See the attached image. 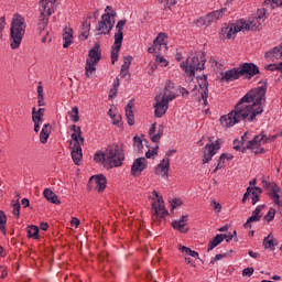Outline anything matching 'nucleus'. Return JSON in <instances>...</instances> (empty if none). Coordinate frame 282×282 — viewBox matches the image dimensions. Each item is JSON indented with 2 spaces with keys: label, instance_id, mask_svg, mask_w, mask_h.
<instances>
[{
  "label": "nucleus",
  "instance_id": "1",
  "mask_svg": "<svg viewBox=\"0 0 282 282\" xmlns=\"http://www.w3.org/2000/svg\"><path fill=\"white\" fill-rule=\"evenodd\" d=\"M265 91H268V84L265 83L250 89L237 102L235 109L220 117L219 122L223 129H230V127L239 124L241 120L254 122V120H257V116H261V113H263V105H265Z\"/></svg>",
  "mask_w": 282,
  "mask_h": 282
},
{
  "label": "nucleus",
  "instance_id": "2",
  "mask_svg": "<svg viewBox=\"0 0 282 282\" xmlns=\"http://www.w3.org/2000/svg\"><path fill=\"white\" fill-rule=\"evenodd\" d=\"M177 98V90L173 82H166L163 93L155 96L153 105L155 118H162L166 116L169 111V104L173 102Z\"/></svg>",
  "mask_w": 282,
  "mask_h": 282
},
{
  "label": "nucleus",
  "instance_id": "3",
  "mask_svg": "<svg viewBox=\"0 0 282 282\" xmlns=\"http://www.w3.org/2000/svg\"><path fill=\"white\" fill-rule=\"evenodd\" d=\"M28 24L25 23V18L19 13L13 14L10 28V47L11 50H19L21 47V42L23 36H25V29Z\"/></svg>",
  "mask_w": 282,
  "mask_h": 282
},
{
  "label": "nucleus",
  "instance_id": "4",
  "mask_svg": "<svg viewBox=\"0 0 282 282\" xmlns=\"http://www.w3.org/2000/svg\"><path fill=\"white\" fill-rule=\"evenodd\" d=\"M70 131H73L70 138L74 144L70 155L74 164H76V166H80L83 162V145L85 144V138H83L80 127H77L76 124L70 126Z\"/></svg>",
  "mask_w": 282,
  "mask_h": 282
},
{
  "label": "nucleus",
  "instance_id": "5",
  "mask_svg": "<svg viewBox=\"0 0 282 282\" xmlns=\"http://www.w3.org/2000/svg\"><path fill=\"white\" fill-rule=\"evenodd\" d=\"M206 65V59L203 55H194L181 62L180 67L189 78L195 77V72H202Z\"/></svg>",
  "mask_w": 282,
  "mask_h": 282
},
{
  "label": "nucleus",
  "instance_id": "6",
  "mask_svg": "<svg viewBox=\"0 0 282 282\" xmlns=\"http://www.w3.org/2000/svg\"><path fill=\"white\" fill-rule=\"evenodd\" d=\"M100 58H102V51H100L99 44H95L88 52V57L86 58L85 76L87 78H94L96 76V67H98Z\"/></svg>",
  "mask_w": 282,
  "mask_h": 282
},
{
  "label": "nucleus",
  "instance_id": "7",
  "mask_svg": "<svg viewBox=\"0 0 282 282\" xmlns=\"http://www.w3.org/2000/svg\"><path fill=\"white\" fill-rule=\"evenodd\" d=\"M116 11L110 6H107L105 13L101 15V21H99L96 28V34H109L113 30V23H116Z\"/></svg>",
  "mask_w": 282,
  "mask_h": 282
},
{
  "label": "nucleus",
  "instance_id": "8",
  "mask_svg": "<svg viewBox=\"0 0 282 282\" xmlns=\"http://www.w3.org/2000/svg\"><path fill=\"white\" fill-rule=\"evenodd\" d=\"M152 219L153 221H162L164 217H169V210L164 207V198L158 193V191L152 192Z\"/></svg>",
  "mask_w": 282,
  "mask_h": 282
},
{
  "label": "nucleus",
  "instance_id": "9",
  "mask_svg": "<svg viewBox=\"0 0 282 282\" xmlns=\"http://www.w3.org/2000/svg\"><path fill=\"white\" fill-rule=\"evenodd\" d=\"M124 162V152L118 145L106 150V169H117Z\"/></svg>",
  "mask_w": 282,
  "mask_h": 282
},
{
  "label": "nucleus",
  "instance_id": "10",
  "mask_svg": "<svg viewBox=\"0 0 282 282\" xmlns=\"http://www.w3.org/2000/svg\"><path fill=\"white\" fill-rule=\"evenodd\" d=\"M126 24H127V21L121 20L116 25L117 33L115 34V43L112 45V51H111L112 65H116V62L118 61V56L120 55V50L122 47V41L124 40V33H122V30Z\"/></svg>",
  "mask_w": 282,
  "mask_h": 282
},
{
  "label": "nucleus",
  "instance_id": "11",
  "mask_svg": "<svg viewBox=\"0 0 282 282\" xmlns=\"http://www.w3.org/2000/svg\"><path fill=\"white\" fill-rule=\"evenodd\" d=\"M243 30H246V26H243L240 20L231 24H225L219 33V39L221 41H230L235 39L239 32H243Z\"/></svg>",
  "mask_w": 282,
  "mask_h": 282
},
{
  "label": "nucleus",
  "instance_id": "12",
  "mask_svg": "<svg viewBox=\"0 0 282 282\" xmlns=\"http://www.w3.org/2000/svg\"><path fill=\"white\" fill-rule=\"evenodd\" d=\"M272 140H274V137L270 139L265 137L262 132L256 135L251 141H249V143L247 144V149H250L256 154L265 153V150L261 147H263V144H268V142H272Z\"/></svg>",
  "mask_w": 282,
  "mask_h": 282
},
{
  "label": "nucleus",
  "instance_id": "13",
  "mask_svg": "<svg viewBox=\"0 0 282 282\" xmlns=\"http://www.w3.org/2000/svg\"><path fill=\"white\" fill-rule=\"evenodd\" d=\"M240 23L242 24V32H257L260 30L261 25H263V21H265V13H261L260 15L253 18L252 20H239Z\"/></svg>",
  "mask_w": 282,
  "mask_h": 282
},
{
  "label": "nucleus",
  "instance_id": "14",
  "mask_svg": "<svg viewBox=\"0 0 282 282\" xmlns=\"http://www.w3.org/2000/svg\"><path fill=\"white\" fill-rule=\"evenodd\" d=\"M219 149H221V139H217L213 143H207L203 150V164H208L217 155Z\"/></svg>",
  "mask_w": 282,
  "mask_h": 282
},
{
  "label": "nucleus",
  "instance_id": "15",
  "mask_svg": "<svg viewBox=\"0 0 282 282\" xmlns=\"http://www.w3.org/2000/svg\"><path fill=\"white\" fill-rule=\"evenodd\" d=\"M56 1L58 0H40V14L52 17L56 12Z\"/></svg>",
  "mask_w": 282,
  "mask_h": 282
},
{
  "label": "nucleus",
  "instance_id": "16",
  "mask_svg": "<svg viewBox=\"0 0 282 282\" xmlns=\"http://www.w3.org/2000/svg\"><path fill=\"white\" fill-rule=\"evenodd\" d=\"M88 184L90 188H95V191L102 193V191L107 188V177L102 174L91 176Z\"/></svg>",
  "mask_w": 282,
  "mask_h": 282
},
{
  "label": "nucleus",
  "instance_id": "17",
  "mask_svg": "<svg viewBox=\"0 0 282 282\" xmlns=\"http://www.w3.org/2000/svg\"><path fill=\"white\" fill-rule=\"evenodd\" d=\"M261 193H263V189L261 187H247L246 193L242 197V204H246L248 199H252V205L257 204L259 202V197H261Z\"/></svg>",
  "mask_w": 282,
  "mask_h": 282
},
{
  "label": "nucleus",
  "instance_id": "18",
  "mask_svg": "<svg viewBox=\"0 0 282 282\" xmlns=\"http://www.w3.org/2000/svg\"><path fill=\"white\" fill-rule=\"evenodd\" d=\"M43 116H45V108H40L39 110H36L35 107L32 108V122L34 123L35 133L41 131V124H43Z\"/></svg>",
  "mask_w": 282,
  "mask_h": 282
},
{
  "label": "nucleus",
  "instance_id": "19",
  "mask_svg": "<svg viewBox=\"0 0 282 282\" xmlns=\"http://www.w3.org/2000/svg\"><path fill=\"white\" fill-rule=\"evenodd\" d=\"M147 166H149V162L145 158H138L133 161L131 166V175L139 176L142 175V171H145Z\"/></svg>",
  "mask_w": 282,
  "mask_h": 282
},
{
  "label": "nucleus",
  "instance_id": "20",
  "mask_svg": "<svg viewBox=\"0 0 282 282\" xmlns=\"http://www.w3.org/2000/svg\"><path fill=\"white\" fill-rule=\"evenodd\" d=\"M269 197L278 208H282L281 187L276 183L271 184Z\"/></svg>",
  "mask_w": 282,
  "mask_h": 282
},
{
  "label": "nucleus",
  "instance_id": "21",
  "mask_svg": "<svg viewBox=\"0 0 282 282\" xmlns=\"http://www.w3.org/2000/svg\"><path fill=\"white\" fill-rule=\"evenodd\" d=\"M150 140L158 144L160 140H162V135H164V126L158 123H152L149 129Z\"/></svg>",
  "mask_w": 282,
  "mask_h": 282
},
{
  "label": "nucleus",
  "instance_id": "22",
  "mask_svg": "<svg viewBox=\"0 0 282 282\" xmlns=\"http://www.w3.org/2000/svg\"><path fill=\"white\" fill-rule=\"evenodd\" d=\"M171 170V160L169 158L163 159L155 169V174L160 175L164 180H169V171Z\"/></svg>",
  "mask_w": 282,
  "mask_h": 282
},
{
  "label": "nucleus",
  "instance_id": "23",
  "mask_svg": "<svg viewBox=\"0 0 282 282\" xmlns=\"http://www.w3.org/2000/svg\"><path fill=\"white\" fill-rule=\"evenodd\" d=\"M172 228L183 235L188 232V215H183L180 219L173 220Z\"/></svg>",
  "mask_w": 282,
  "mask_h": 282
},
{
  "label": "nucleus",
  "instance_id": "24",
  "mask_svg": "<svg viewBox=\"0 0 282 282\" xmlns=\"http://www.w3.org/2000/svg\"><path fill=\"white\" fill-rule=\"evenodd\" d=\"M240 67V75L246 76V78H252L259 74V67L254 64L245 63Z\"/></svg>",
  "mask_w": 282,
  "mask_h": 282
},
{
  "label": "nucleus",
  "instance_id": "25",
  "mask_svg": "<svg viewBox=\"0 0 282 282\" xmlns=\"http://www.w3.org/2000/svg\"><path fill=\"white\" fill-rule=\"evenodd\" d=\"M239 78H241L240 67L221 73L220 80H226L227 83H230L232 80H239Z\"/></svg>",
  "mask_w": 282,
  "mask_h": 282
},
{
  "label": "nucleus",
  "instance_id": "26",
  "mask_svg": "<svg viewBox=\"0 0 282 282\" xmlns=\"http://www.w3.org/2000/svg\"><path fill=\"white\" fill-rule=\"evenodd\" d=\"M224 14H226V9H219L206 14L205 19H206L207 25L210 28V25H213V23H217V21H219V19H221Z\"/></svg>",
  "mask_w": 282,
  "mask_h": 282
},
{
  "label": "nucleus",
  "instance_id": "27",
  "mask_svg": "<svg viewBox=\"0 0 282 282\" xmlns=\"http://www.w3.org/2000/svg\"><path fill=\"white\" fill-rule=\"evenodd\" d=\"M199 87H200V96L206 107V105H208V78L206 77V75L200 77Z\"/></svg>",
  "mask_w": 282,
  "mask_h": 282
},
{
  "label": "nucleus",
  "instance_id": "28",
  "mask_svg": "<svg viewBox=\"0 0 282 282\" xmlns=\"http://www.w3.org/2000/svg\"><path fill=\"white\" fill-rule=\"evenodd\" d=\"M63 42L64 50H67V47H69L72 43H74V30L72 28L66 26L64 29Z\"/></svg>",
  "mask_w": 282,
  "mask_h": 282
},
{
  "label": "nucleus",
  "instance_id": "29",
  "mask_svg": "<svg viewBox=\"0 0 282 282\" xmlns=\"http://www.w3.org/2000/svg\"><path fill=\"white\" fill-rule=\"evenodd\" d=\"M133 57L131 55H127L123 57V64L121 65L120 69L121 78H127V76H129V68L131 67Z\"/></svg>",
  "mask_w": 282,
  "mask_h": 282
},
{
  "label": "nucleus",
  "instance_id": "30",
  "mask_svg": "<svg viewBox=\"0 0 282 282\" xmlns=\"http://www.w3.org/2000/svg\"><path fill=\"white\" fill-rule=\"evenodd\" d=\"M51 133H52V126L50 123H45L40 132L41 144H47V140H50Z\"/></svg>",
  "mask_w": 282,
  "mask_h": 282
},
{
  "label": "nucleus",
  "instance_id": "31",
  "mask_svg": "<svg viewBox=\"0 0 282 282\" xmlns=\"http://www.w3.org/2000/svg\"><path fill=\"white\" fill-rule=\"evenodd\" d=\"M262 246L265 250H274V247L279 246V240H276L272 234H269L267 237H264Z\"/></svg>",
  "mask_w": 282,
  "mask_h": 282
},
{
  "label": "nucleus",
  "instance_id": "32",
  "mask_svg": "<svg viewBox=\"0 0 282 282\" xmlns=\"http://www.w3.org/2000/svg\"><path fill=\"white\" fill-rule=\"evenodd\" d=\"M109 118L111 119L112 124L120 127L122 124V116L117 113L116 107L111 106L108 111Z\"/></svg>",
  "mask_w": 282,
  "mask_h": 282
},
{
  "label": "nucleus",
  "instance_id": "33",
  "mask_svg": "<svg viewBox=\"0 0 282 282\" xmlns=\"http://www.w3.org/2000/svg\"><path fill=\"white\" fill-rule=\"evenodd\" d=\"M43 196L47 202H51V204H61V199L58 198V195H56L52 189L45 188L43 192Z\"/></svg>",
  "mask_w": 282,
  "mask_h": 282
},
{
  "label": "nucleus",
  "instance_id": "34",
  "mask_svg": "<svg viewBox=\"0 0 282 282\" xmlns=\"http://www.w3.org/2000/svg\"><path fill=\"white\" fill-rule=\"evenodd\" d=\"M126 118L130 127H133V124H135V118L133 116V104H131V101L126 107Z\"/></svg>",
  "mask_w": 282,
  "mask_h": 282
},
{
  "label": "nucleus",
  "instance_id": "35",
  "mask_svg": "<svg viewBox=\"0 0 282 282\" xmlns=\"http://www.w3.org/2000/svg\"><path fill=\"white\" fill-rule=\"evenodd\" d=\"M178 250L182 252L184 257H193L194 259H199V253L197 251H193L191 248L186 246H178Z\"/></svg>",
  "mask_w": 282,
  "mask_h": 282
},
{
  "label": "nucleus",
  "instance_id": "36",
  "mask_svg": "<svg viewBox=\"0 0 282 282\" xmlns=\"http://www.w3.org/2000/svg\"><path fill=\"white\" fill-rule=\"evenodd\" d=\"M221 241H224V235H221V234L216 235L210 240V242L208 245L207 252H210V250H215V248H217V246H219V243H221Z\"/></svg>",
  "mask_w": 282,
  "mask_h": 282
},
{
  "label": "nucleus",
  "instance_id": "37",
  "mask_svg": "<svg viewBox=\"0 0 282 282\" xmlns=\"http://www.w3.org/2000/svg\"><path fill=\"white\" fill-rule=\"evenodd\" d=\"M166 39H169V35H166L164 32H161L154 39V43L159 44L163 50H166Z\"/></svg>",
  "mask_w": 282,
  "mask_h": 282
},
{
  "label": "nucleus",
  "instance_id": "38",
  "mask_svg": "<svg viewBox=\"0 0 282 282\" xmlns=\"http://www.w3.org/2000/svg\"><path fill=\"white\" fill-rule=\"evenodd\" d=\"M48 23H50L48 15H43L40 13V20L37 23V29L40 30V32H43V30L47 28Z\"/></svg>",
  "mask_w": 282,
  "mask_h": 282
},
{
  "label": "nucleus",
  "instance_id": "39",
  "mask_svg": "<svg viewBox=\"0 0 282 282\" xmlns=\"http://www.w3.org/2000/svg\"><path fill=\"white\" fill-rule=\"evenodd\" d=\"M29 239H39V226L31 225L28 227Z\"/></svg>",
  "mask_w": 282,
  "mask_h": 282
},
{
  "label": "nucleus",
  "instance_id": "40",
  "mask_svg": "<svg viewBox=\"0 0 282 282\" xmlns=\"http://www.w3.org/2000/svg\"><path fill=\"white\" fill-rule=\"evenodd\" d=\"M162 50H164V48L160 44H158L153 41L151 46H149L148 52H149V54H154V56H158V55H160Z\"/></svg>",
  "mask_w": 282,
  "mask_h": 282
},
{
  "label": "nucleus",
  "instance_id": "41",
  "mask_svg": "<svg viewBox=\"0 0 282 282\" xmlns=\"http://www.w3.org/2000/svg\"><path fill=\"white\" fill-rule=\"evenodd\" d=\"M94 160L96 162H102L104 166L107 169V151L105 153H102V152L95 153Z\"/></svg>",
  "mask_w": 282,
  "mask_h": 282
},
{
  "label": "nucleus",
  "instance_id": "42",
  "mask_svg": "<svg viewBox=\"0 0 282 282\" xmlns=\"http://www.w3.org/2000/svg\"><path fill=\"white\" fill-rule=\"evenodd\" d=\"M68 116L72 122H78V120H80V117L78 116V107L74 106L72 110L68 112Z\"/></svg>",
  "mask_w": 282,
  "mask_h": 282
},
{
  "label": "nucleus",
  "instance_id": "43",
  "mask_svg": "<svg viewBox=\"0 0 282 282\" xmlns=\"http://www.w3.org/2000/svg\"><path fill=\"white\" fill-rule=\"evenodd\" d=\"M261 216H254L253 214L247 219L245 223V228H252L251 224H254L256 221H260Z\"/></svg>",
  "mask_w": 282,
  "mask_h": 282
},
{
  "label": "nucleus",
  "instance_id": "44",
  "mask_svg": "<svg viewBox=\"0 0 282 282\" xmlns=\"http://www.w3.org/2000/svg\"><path fill=\"white\" fill-rule=\"evenodd\" d=\"M196 28H209L208 22L206 21V15L200 17L194 21Z\"/></svg>",
  "mask_w": 282,
  "mask_h": 282
},
{
  "label": "nucleus",
  "instance_id": "45",
  "mask_svg": "<svg viewBox=\"0 0 282 282\" xmlns=\"http://www.w3.org/2000/svg\"><path fill=\"white\" fill-rule=\"evenodd\" d=\"M159 149H160V145H155L154 148L149 149V151L145 152V158H148V160H153V158L158 155Z\"/></svg>",
  "mask_w": 282,
  "mask_h": 282
},
{
  "label": "nucleus",
  "instance_id": "46",
  "mask_svg": "<svg viewBox=\"0 0 282 282\" xmlns=\"http://www.w3.org/2000/svg\"><path fill=\"white\" fill-rule=\"evenodd\" d=\"M274 217H276V209L270 208L267 215L264 216V219L268 224H270V221L274 220Z\"/></svg>",
  "mask_w": 282,
  "mask_h": 282
},
{
  "label": "nucleus",
  "instance_id": "47",
  "mask_svg": "<svg viewBox=\"0 0 282 282\" xmlns=\"http://www.w3.org/2000/svg\"><path fill=\"white\" fill-rule=\"evenodd\" d=\"M264 6H270L271 8H282V0H264Z\"/></svg>",
  "mask_w": 282,
  "mask_h": 282
},
{
  "label": "nucleus",
  "instance_id": "48",
  "mask_svg": "<svg viewBox=\"0 0 282 282\" xmlns=\"http://www.w3.org/2000/svg\"><path fill=\"white\" fill-rule=\"evenodd\" d=\"M184 203L180 198H173L170 200L171 210H175V208H180Z\"/></svg>",
  "mask_w": 282,
  "mask_h": 282
},
{
  "label": "nucleus",
  "instance_id": "49",
  "mask_svg": "<svg viewBox=\"0 0 282 282\" xmlns=\"http://www.w3.org/2000/svg\"><path fill=\"white\" fill-rule=\"evenodd\" d=\"M133 147L137 151H142L144 147L142 145V139L140 137L133 138Z\"/></svg>",
  "mask_w": 282,
  "mask_h": 282
},
{
  "label": "nucleus",
  "instance_id": "50",
  "mask_svg": "<svg viewBox=\"0 0 282 282\" xmlns=\"http://www.w3.org/2000/svg\"><path fill=\"white\" fill-rule=\"evenodd\" d=\"M161 6H163L165 9L166 8H173L175 3H177V0H159Z\"/></svg>",
  "mask_w": 282,
  "mask_h": 282
},
{
  "label": "nucleus",
  "instance_id": "51",
  "mask_svg": "<svg viewBox=\"0 0 282 282\" xmlns=\"http://www.w3.org/2000/svg\"><path fill=\"white\" fill-rule=\"evenodd\" d=\"M156 63H159L161 67H169V62L164 58L163 55H156Z\"/></svg>",
  "mask_w": 282,
  "mask_h": 282
},
{
  "label": "nucleus",
  "instance_id": "52",
  "mask_svg": "<svg viewBox=\"0 0 282 282\" xmlns=\"http://www.w3.org/2000/svg\"><path fill=\"white\" fill-rule=\"evenodd\" d=\"M254 274V268L249 267L242 270V276H252Z\"/></svg>",
  "mask_w": 282,
  "mask_h": 282
},
{
  "label": "nucleus",
  "instance_id": "53",
  "mask_svg": "<svg viewBox=\"0 0 282 282\" xmlns=\"http://www.w3.org/2000/svg\"><path fill=\"white\" fill-rule=\"evenodd\" d=\"M269 72H281L280 64H269L265 66Z\"/></svg>",
  "mask_w": 282,
  "mask_h": 282
},
{
  "label": "nucleus",
  "instance_id": "54",
  "mask_svg": "<svg viewBox=\"0 0 282 282\" xmlns=\"http://www.w3.org/2000/svg\"><path fill=\"white\" fill-rule=\"evenodd\" d=\"M3 30H6V18H0V39H3Z\"/></svg>",
  "mask_w": 282,
  "mask_h": 282
},
{
  "label": "nucleus",
  "instance_id": "55",
  "mask_svg": "<svg viewBox=\"0 0 282 282\" xmlns=\"http://www.w3.org/2000/svg\"><path fill=\"white\" fill-rule=\"evenodd\" d=\"M20 213H21V204L20 203L13 204V215H14V217H19Z\"/></svg>",
  "mask_w": 282,
  "mask_h": 282
},
{
  "label": "nucleus",
  "instance_id": "56",
  "mask_svg": "<svg viewBox=\"0 0 282 282\" xmlns=\"http://www.w3.org/2000/svg\"><path fill=\"white\" fill-rule=\"evenodd\" d=\"M226 165H225V161H221V159L219 158V161L216 165V167L214 169L213 173H217V171H221V169H224Z\"/></svg>",
  "mask_w": 282,
  "mask_h": 282
},
{
  "label": "nucleus",
  "instance_id": "57",
  "mask_svg": "<svg viewBox=\"0 0 282 282\" xmlns=\"http://www.w3.org/2000/svg\"><path fill=\"white\" fill-rule=\"evenodd\" d=\"M8 224V217L6 216V213L0 210V226H6Z\"/></svg>",
  "mask_w": 282,
  "mask_h": 282
},
{
  "label": "nucleus",
  "instance_id": "58",
  "mask_svg": "<svg viewBox=\"0 0 282 282\" xmlns=\"http://www.w3.org/2000/svg\"><path fill=\"white\" fill-rule=\"evenodd\" d=\"M235 156L232 155V154H227V153H223L220 156H219V159H220V161H223V162H226V160L228 161V162H230V160H232Z\"/></svg>",
  "mask_w": 282,
  "mask_h": 282
},
{
  "label": "nucleus",
  "instance_id": "59",
  "mask_svg": "<svg viewBox=\"0 0 282 282\" xmlns=\"http://www.w3.org/2000/svg\"><path fill=\"white\" fill-rule=\"evenodd\" d=\"M263 208H265V206H263V205L257 206L256 209L253 210L252 215H254L256 217H261V210H263Z\"/></svg>",
  "mask_w": 282,
  "mask_h": 282
},
{
  "label": "nucleus",
  "instance_id": "60",
  "mask_svg": "<svg viewBox=\"0 0 282 282\" xmlns=\"http://www.w3.org/2000/svg\"><path fill=\"white\" fill-rule=\"evenodd\" d=\"M212 206H214L215 213H221V204H219L217 200H212Z\"/></svg>",
  "mask_w": 282,
  "mask_h": 282
},
{
  "label": "nucleus",
  "instance_id": "61",
  "mask_svg": "<svg viewBox=\"0 0 282 282\" xmlns=\"http://www.w3.org/2000/svg\"><path fill=\"white\" fill-rule=\"evenodd\" d=\"M37 98H45L43 94V84L41 82L37 85Z\"/></svg>",
  "mask_w": 282,
  "mask_h": 282
},
{
  "label": "nucleus",
  "instance_id": "62",
  "mask_svg": "<svg viewBox=\"0 0 282 282\" xmlns=\"http://www.w3.org/2000/svg\"><path fill=\"white\" fill-rule=\"evenodd\" d=\"M158 69V64L155 62H151L149 65V74H153Z\"/></svg>",
  "mask_w": 282,
  "mask_h": 282
},
{
  "label": "nucleus",
  "instance_id": "63",
  "mask_svg": "<svg viewBox=\"0 0 282 282\" xmlns=\"http://www.w3.org/2000/svg\"><path fill=\"white\" fill-rule=\"evenodd\" d=\"M70 226H73L74 228H78V226H80V220L76 217H73L70 219Z\"/></svg>",
  "mask_w": 282,
  "mask_h": 282
},
{
  "label": "nucleus",
  "instance_id": "64",
  "mask_svg": "<svg viewBox=\"0 0 282 282\" xmlns=\"http://www.w3.org/2000/svg\"><path fill=\"white\" fill-rule=\"evenodd\" d=\"M117 94H118V88L112 87V88L110 89L109 98H110V99H113V97H116Z\"/></svg>",
  "mask_w": 282,
  "mask_h": 282
}]
</instances>
